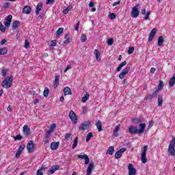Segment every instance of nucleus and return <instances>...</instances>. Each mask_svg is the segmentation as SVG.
<instances>
[{
	"label": "nucleus",
	"mask_w": 175,
	"mask_h": 175,
	"mask_svg": "<svg viewBox=\"0 0 175 175\" xmlns=\"http://www.w3.org/2000/svg\"><path fill=\"white\" fill-rule=\"evenodd\" d=\"M13 84V76L6 77L5 79L1 82V86L3 88H10Z\"/></svg>",
	"instance_id": "nucleus-1"
},
{
	"label": "nucleus",
	"mask_w": 175,
	"mask_h": 175,
	"mask_svg": "<svg viewBox=\"0 0 175 175\" xmlns=\"http://www.w3.org/2000/svg\"><path fill=\"white\" fill-rule=\"evenodd\" d=\"M175 137L172 139V140L170 142V145L168 146V152L171 157H175Z\"/></svg>",
	"instance_id": "nucleus-2"
},
{
	"label": "nucleus",
	"mask_w": 175,
	"mask_h": 175,
	"mask_svg": "<svg viewBox=\"0 0 175 175\" xmlns=\"http://www.w3.org/2000/svg\"><path fill=\"white\" fill-rule=\"evenodd\" d=\"M68 117L70 120H71V122H72L74 125H76V124L79 122V118L73 110L70 111V112L68 113Z\"/></svg>",
	"instance_id": "nucleus-3"
},
{
	"label": "nucleus",
	"mask_w": 175,
	"mask_h": 175,
	"mask_svg": "<svg viewBox=\"0 0 175 175\" xmlns=\"http://www.w3.org/2000/svg\"><path fill=\"white\" fill-rule=\"evenodd\" d=\"M147 150H148V146H144L143 148V151L141 154V160L142 163H147V154L146 152H147Z\"/></svg>",
	"instance_id": "nucleus-4"
},
{
	"label": "nucleus",
	"mask_w": 175,
	"mask_h": 175,
	"mask_svg": "<svg viewBox=\"0 0 175 175\" xmlns=\"http://www.w3.org/2000/svg\"><path fill=\"white\" fill-rule=\"evenodd\" d=\"M90 126H91V122L85 121L79 125V131H87L88 129H90Z\"/></svg>",
	"instance_id": "nucleus-5"
},
{
	"label": "nucleus",
	"mask_w": 175,
	"mask_h": 175,
	"mask_svg": "<svg viewBox=\"0 0 175 175\" xmlns=\"http://www.w3.org/2000/svg\"><path fill=\"white\" fill-rule=\"evenodd\" d=\"M139 14H140V11H139V8H137V7L136 6L133 7L131 12V16L132 18H136L139 17Z\"/></svg>",
	"instance_id": "nucleus-6"
},
{
	"label": "nucleus",
	"mask_w": 175,
	"mask_h": 175,
	"mask_svg": "<svg viewBox=\"0 0 175 175\" xmlns=\"http://www.w3.org/2000/svg\"><path fill=\"white\" fill-rule=\"evenodd\" d=\"M27 150L29 154L33 152V150H35V144H33V141L31 140L27 143Z\"/></svg>",
	"instance_id": "nucleus-7"
},
{
	"label": "nucleus",
	"mask_w": 175,
	"mask_h": 175,
	"mask_svg": "<svg viewBox=\"0 0 175 175\" xmlns=\"http://www.w3.org/2000/svg\"><path fill=\"white\" fill-rule=\"evenodd\" d=\"M129 133H130L131 135H139V129L133 125H131L129 127Z\"/></svg>",
	"instance_id": "nucleus-8"
},
{
	"label": "nucleus",
	"mask_w": 175,
	"mask_h": 175,
	"mask_svg": "<svg viewBox=\"0 0 175 175\" xmlns=\"http://www.w3.org/2000/svg\"><path fill=\"white\" fill-rule=\"evenodd\" d=\"M129 70H131V67L127 66L126 67L120 74L119 75V79H121V80H122V79H124L125 75H128V73H129Z\"/></svg>",
	"instance_id": "nucleus-9"
},
{
	"label": "nucleus",
	"mask_w": 175,
	"mask_h": 175,
	"mask_svg": "<svg viewBox=\"0 0 175 175\" xmlns=\"http://www.w3.org/2000/svg\"><path fill=\"white\" fill-rule=\"evenodd\" d=\"M129 175H136V168L132 163L128 165Z\"/></svg>",
	"instance_id": "nucleus-10"
},
{
	"label": "nucleus",
	"mask_w": 175,
	"mask_h": 175,
	"mask_svg": "<svg viewBox=\"0 0 175 175\" xmlns=\"http://www.w3.org/2000/svg\"><path fill=\"white\" fill-rule=\"evenodd\" d=\"M126 150V148H121L119 150H118L115 153L116 159H120V158H121V157H122V154H124V152H125Z\"/></svg>",
	"instance_id": "nucleus-11"
},
{
	"label": "nucleus",
	"mask_w": 175,
	"mask_h": 175,
	"mask_svg": "<svg viewBox=\"0 0 175 175\" xmlns=\"http://www.w3.org/2000/svg\"><path fill=\"white\" fill-rule=\"evenodd\" d=\"M157 31L158 29L157 28H154L153 29H152L149 34L148 42H152V40L154 39V37L155 36V34L157 33Z\"/></svg>",
	"instance_id": "nucleus-12"
},
{
	"label": "nucleus",
	"mask_w": 175,
	"mask_h": 175,
	"mask_svg": "<svg viewBox=\"0 0 175 175\" xmlns=\"http://www.w3.org/2000/svg\"><path fill=\"white\" fill-rule=\"evenodd\" d=\"M12 18H13V16L12 15H8L5 19V21L4 22V25L7 27H10V24H12Z\"/></svg>",
	"instance_id": "nucleus-13"
},
{
	"label": "nucleus",
	"mask_w": 175,
	"mask_h": 175,
	"mask_svg": "<svg viewBox=\"0 0 175 175\" xmlns=\"http://www.w3.org/2000/svg\"><path fill=\"white\" fill-rule=\"evenodd\" d=\"M23 133L25 136H29L31 135V129L27 124L23 126Z\"/></svg>",
	"instance_id": "nucleus-14"
},
{
	"label": "nucleus",
	"mask_w": 175,
	"mask_h": 175,
	"mask_svg": "<svg viewBox=\"0 0 175 175\" xmlns=\"http://www.w3.org/2000/svg\"><path fill=\"white\" fill-rule=\"evenodd\" d=\"M94 163H90L88 169H87V174L86 175H91V174L92 173V170H94Z\"/></svg>",
	"instance_id": "nucleus-15"
},
{
	"label": "nucleus",
	"mask_w": 175,
	"mask_h": 175,
	"mask_svg": "<svg viewBox=\"0 0 175 175\" xmlns=\"http://www.w3.org/2000/svg\"><path fill=\"white\" fill-rule=\"evenodd\" d=\"M57 170H59V165H53L49 170V174H53V173H55V172H57Z\"/></svg>",
	"instance_id": "nucleus-16"
},
{
	"label": "nucleus",
	"mask_w": 175,
	"mask_h": 175,
	"mask_svg": "<svg viewBox=\"0 0 175 175\" xmlns=\"http://www.w3.org/2000/svg\"><path fill=\"white\" fill-rule=\"evenodd\" d=\"M31 12H32V8H31V7L28 5L25 6L23 9V13H24L25 14H29Z\"/></svg>",
	"instance_id": "nucleus-17"
},
{
	"label": "nucleus",
	"mask_w": 175,
	"mask_h": 175,
	"mask_svg": "<svg viewBox=\"0 0 175 175\" xmlns=\"http://www.w3.org/2000/svg\"><path fill=\"white\" fill-rule=\"evenodd\" d=\"M58 147H59V142H54L51 144V149L53 150H57Z\"/></svg>",
	"instance_id": "nucleus-18"
},
{
	"label": "nucleus",
	"mask_w": 175,
	"mask_h": 175,
	"mask_svg": "<svg viewBox=\"0 0 175 175\" xmlns=\"http://www.w3.org/2000/svg\"><path fill=\"white\" fill-rule=\"evenodd\" d=\"M42 8H43V3L42 2L38 3L36 10V14L37 15L39 14Z\"/></svg>",
	"instance_id": "nucleus-19"
},
{
	"label": "nucleus",
	"mask_w": 175,
	"mask_h": 175,
	"mask_svg": "<svg viewBox=\"0 0 175 175\" xmlns=\"http://www.w3.org/2000/svg\"><path fill=\"white\" fill-rule=\"evenodd\" d=\"M59 85V75H56L55 77V81H53V87L55 88H57L58 85Z\"/></svg>",
	"instance_id": "nucleus-20"
},
{
	"label": "nucleus",
	"mask_w": 175,
	"mask_h": 175,
	"mask_svg": "<svg viewBox=\"0 0 175 175\" xmlns=\"http://www.w3.org/2000/svg\"><path fill=\"white\" fill-rule=\"evenodd\" d=\"M21 25V23L19 21H14L12 25V29L14 30L17 29Z\"/></svg>",
	"instance_id": "nucleus-21"
},
{
	"label": "nucleus",
	"mask_w": 175,
	"mask_h": 175,
	"mask_svg": "<svg viewBox=\"0 0 175 175\" xmlns=\"http://www.w3.org/2000/svg\"><path fill=\"white\" fill-rule=\"evenodd\" d=\"M145 129H146V124L145 123L139 124V129H138V133H143Z\"/></svg>",
	"instance_id": "nucleus-22"
},
{
	"label": "nucleus",
	"mask_w": 175,
	"mask_h": 175,
	"mask_svg": "<svg viewBox=\"0 0 175 175\" xmlns=\"http://www.w3.org/2000/svg\"><path fill=\"white\" fill-rule=\"evenodd\" d=\"M64 95H72V90L69 87L64 88Z\"/></svg>",
	"instance_id": "nucleus-23"
},
{
	"label": "nucleus",
	"mask_w": 175,
	"mask_h": 175,
	"mask_svg": "<svg viewBox=\"0 0 175 175\" xmlns=\"http://www.w3.org/2000/svg\"><path fill=\"white\" fill-rule=\"evenodd\" d=\"M94 54L96 55V59L99 62L100 61L101 57H100V52H99V50L95 49L94 50Z\"/></svg>",
	"instance_id": "nucleus-24"
},
{
	"label": "nucleus",
	"mask_w": 175,
	"mask_h": 175,
	"mask_svg": "<svg viewBox=\"0 0 175 175\" xmlns=\"http://www.w3.org/2000/svg\"><path fill=\"white\" fill-rule=\"evenodd\" d=\"M96 126L98 132H102V131H103V129L102 128V122L100 120H98V122L96 123Z\"/></svg>",
	"instance_id": "nucleus-25"
},
{
	"label": "nucleus",
	"mask_w": 175,
	"mask_h": 175,
	"mask_svg": "<svg viewBox=\"0 0 175 175\" xmlns=\"http://www.w3.org/2000/svg\"><path fill=\"white\" fill-rule=\"evenodd\" d=\"M79 144V137H75V139L73 141L72 148V150H75L77 147V144Z\"/></svg>",
	"instance_id": "nucleus-26"
},
{
	"label": "nucleus",
	"mask_w": 175,
	"mask_h": 175,
	"mask_svg": "<svg viewBox=\"0 0 175 175\" xmlns=\"http://www.w3.org/2000/svg\"><path fill=\"white\" fill-rule=\"evenodd\" d=\"M64 39H66V40L64 42V44H69V43H70V38L68 34H65Z\"/></svg>",
	"instance_id": "nucleus-27"
},
{
	"label": "nucleus",
	"mask_w": 175,
	"mask_h": 175,
	"mask_svg": "<svg viewBox=\"0 0 175 175\" xmlns=\"http://www.w3.org/2000/svg\"><path fill=\"white\" fill-rule=\"evenodd\" d=\"M126 65V61H124L122 62L118 67L117 68L116 70L117 72H120V70L122 69L123 66H125Z\"/></svg>",
	"instance_id": "nucleus-28"
},
{
	"label": "nucleus",
	"mask_w": 175,
	"mask_h": 175,
	"mask_svg": "<svg viewBox=\"0 0 175 175\" xmlns=\"http://www.w3.org/2000/svg\"><path fill=\"white\" fill-rule=\"evenodd\" d=\"M120 128H121V126L120 124L117 125L113 131V135L114 136H118V132L120 131Z\"/></svg>",
	"instance_id": "nucleus-29"
},
{
	"label": "nucleus",
	"mask_w": 175,
	"mask_h": 175,
	"mask_svg": "<svg viewBox=\"0 0 175 175\" xmlns=\"http://www.w3.org/2000/svg\"><path fill=\"white\" fill-rule=\"evenodd\" d=\"M88 99H90V94L86 93L85 96L82 97L81 101L83 102V103H85L87 100H88Z\"/></svg>",
	"instance_id": "nucleus-30"
},
{
	"label": "nucleus",
	"mask_w": 175,
	"mask_h": 175,
	"mask_svg": "<svg viewBox=\"0 0 175 175\" xmlns=\"http://www.w3.org/2000/svg\"><path fill=\"white\" fill-rule=\"evenodd\" d=\"M5 54H8V48L3 47L0 49V55H5Z\"/></svg>",
	"instance_id": "nucleus-31"
},
{
	"label": "nucleus",
	"mask_w": 175,
	"mask_h": 175,
	"mask_svg": "<svg viewBox=\"0 0 175 175\" xmlns=\"http://www.w3.org/2000/svg\"><path fill=\"white\" fill-rule=\"evenodd\" d=\"M73 7H72V5H68L66 9H64L63 10V14H68V13H69V12H70V10H72Z\"/></svg>",
	"instance_id": "nucleus-32"
},
{
	"label": "nucleus",
	"mask_w": 175,
	"mask_h": 175,
	"mask_svg": "<svg viewBox=\"0 0 175 175\" xmlns=\"http://www.w3.org/2000/svg\"><path fill=\"white\" fill-rule=\"evenodd\" d=\"M113 152H114V146H110L107 150V154H109V155H113Z\"/></svg>",
	"instance_id": "nucleus-33"
},
{
	"label": "nucleus",
	"mask_w": 175,
	"mask_h": 175,
	"mask_svg": "<svg viewBox=\"0 0 175 175\" xmlns=\"http://www.w3.org/2000/svg\"><path fill=\"white\" fill-rule=\"evenodd\" d=\"M164 39L163 36H159L158 39V46L160 47V46H162L163 44Z\"/></svg>",
	"instance_id": "nucleus-34"
},
{
	"label": "nucleus",
	"mask_w": 175,
	"mask_h": 175,
	"mask_svg": "<svg viewBox=\"0 0 175 175\" xmlns=\"http://www.w3.org/2000/svg\"><path fill=\"white\" fill-rule=\"evenodd\" d=\"M49 92H50V90H49V88L46 87L43 92V95H44V96H45V98H47V96H49Z\"/></svg>",
	"instance_id": "nucleus-35"
},
{
	"label": "nucleus",
	"mask_w": 175,
	"mask_h": 175,
	"mask_svg": "<svg viewBox=\"0 0 175 175\" xmlns=\"http://www.w3.org/2000/svg\"><path fill=\"white\" fill-rule=\"evenodd\" d=\"M165 85L163 84V81H159V83L158 85V89H157V91H161V90H162V88H163V86Z\"/></svg>",
	"instance_id": "nucleus-36"
},
{
	"label": "nucleus",
	"mask_w": 175,
	"mask_h": 175,
	"mask_svg": "<svg viewBox=\"0 0 175 175\" xmlns=\"http://www.w3.org/2000/svg\"><path fill=\"white\" fill-rule=\"evenodd\" d=\"M94 137V134L92 133H89L86 137V142L88 143L90 140H91V138Z\"/></svg>",
	"instance_id": "nucleus-37"
},
{
	"label": "nucleus",
	"mask_w": 175,
	"mask_h": 175,
	"mask_svg": "<svg viewBox=\"0 0 175 175\" xmlns=\"http://www.w3.org/2000/svg\"><path fill=\"white\" fill-rule=\"evenodd\" d=\"M163 104V98L159 96L158 98V105L162 106Z\"/></svg>",
	"instance_id": "nucleus-38"
},
{
	"label": "nucleus",
	"mask_w": 175,
	"mask_h": 175,
	"mask_svg": "<svg viewBox=\"0 0 175 175\" xmlns=\"http://www.w3.org/2000/svg\"><path fill=\"white\" fill-rule=\"evenodd\" d=\"M150 16H151V11H148L146 12L144 20H150Z\"/></svg>",
	"instance_id": "nucleus-39"
},
{
	"label": "nucleus",
	"mask_w": 175,
	"mask_h": 175,
	"mask_svg": "<svg viewBox=\"0 0 175 175\" xmlns=\"http://www.w3.org/2000/svg\"><path fill=\"white\" fill-rule=\"evenodd\" d=\"M24 148H25V145H21L18 149V152H21V154L24 151Z\"/></svg>",
	"instance_id": "nucleus-40"
},
{
	"label": "nucleus",
	"mask_w": 175,
	"mask_h": 175,
	"mask_svg": "<svg viewBox=\"0 0 175 175\" xmlns=\"http://www.w3.org/2000/svg\"><path fill=\"white\" fill-rule=\"evenodd\" d=\"M81 41L83 43H85V42H87V36L85 34H83L81 36Z\"/></svg>",
	"instance_id": "nucleus-41"
},
{
	"label": "nucleus",
	"mask_w": 175,
	"mask_h": 175,
	"mask_svg": "<svg viewBox=\"0 0 175 175\" xmlns=\"http://www.w3.org/2000/svg\"><path fill=\"white\" fill-rule=\"evenodd\" d=\"M70 137H72V133H67L65 134L64 139L66 140H69V139H70Z\"/></svg>",
	"instance_id": "nucleus-42"
},
{
	"label": "nucleus",
	"mask_w": 175,
	"mask_h": 175,
	"mask_svg": "<svg viewBox=\"0 0 175 175\" xmlns=\"http://www.w3.org/2000/svg\"><path fill=\"white\" fill-rule=\"evenodd\" d=\"M0 31L1 32H5L6 31V27H4L3 25H2V23L0 22Z\"/></svg>",
	"instance_id": "nucleus-43"
},
{
	"label": "nucleus",
	"mask_w": 175,
	"mask_h": 175,
	"mask_svg": "<svg viewBox=\"0 0 175 175\" xmlns=\"http://www.w3.org/2000/svg\"><path fill=\"white\" fill-rule=\"evenodd\" d=\"M64 32V28L63 27H60L59 28L57 31H56V33L57 36H59L61 35V33H62Z\"/></svg>",
	"instance_id": "nucleus-44"
},
{
	"label": "nucleus",
	"mask_w": 175,
	"mask_h": 175,
	"mask_svg": "<svg viewBox=\"0 0 175 175\" xmlns=\"http://www.w3.org/2000/svg\"><path fill=\"white\" fill-rule=\"evenodd\" d=\"M133 51H135V47H129L128 49V54H133Z\"/></svg>",
	"instance_id": "nucleus-45"
},
{
	"label": "nucleus",
	"mask_w": 175,
	"mask_h": 175,
	"mask_svg": "<svg viewBox=\"0 0 175 175\" xmlns=\"http://www.w3.org/2000/svg\"><path fill=\"white\" fill-rule=\"evenodd\" d=\"M8 70H6V69H3V70H1V73H2L3 77H6V76H7V75H8Z\"/></svg>",
	"instance_id": "nucleus-46"
},
{
	"label": "nucleus",
	"mask_w": 175,
	"mask_h": 175,
	"mask_svg": "<svg viewBox=\"0 0 175 175\" xmlns=\"http://www.w3.org/2000/svg\"><path fill=\"white\" fill-rule=\"evenodd\" d=\"M44 170V167H42L41 169L37 171V175H43V172L42 171Z\"/></svg>",
	"instance_id": "nucleus-47"
},
{
	"label": "nucleus",
	"mask_w": 175,
	"mask_h": 175,
	"mask_svg": "<svg viewBox=\"0 0 175 175\" xmlns=\"http://www.w3.org/2000/svg\"><path fill=\"white\" fill-rule=\"evenodd\" d=\"M57 128V124L55 123L52 124V125L50 126L49 130H51L52 132H54V130Z\"/></svg>",
	"instance_id": "nucleus-48"
},
{
	"label": "nucleus",
	"mask_w": 175,
	"mask_h": 175,
	"mask_svg": "<svg viewBox=\"0 0 175 175\" xmlns=\"http://www.w3.org/2000/svg\"><path fill=\"white\" fill-rule=\"evenodd\" d=\"M55 2V0H46V5H53Z\"/></svg>",
	"instance_id": "nucleus-49"
},
{
	"label": "nucleus",
	"mask_w": 175,
	"mask_h": 175,
	"mask_svg": "<svg viewBox=\"0 0 175 175\" xmlns=\"http://www.w3.org/2000/svg\"><path fill=\"white\" fill-rule=\"evenodd\" d=\"M49 46H51V47H55V46H57V41L51 40V43L49 44Z\"/></svg>",
	"instance_id": "nucleus-50"
},
{
	"label": "nucleus",
	"mask_w": 175,
	"mask_h": 175,
	"mask_svg": "<svg viewBox=\"0 0 175 175\" xmlns=\"http://www.w3.org/2000/svg\"><path fill=\"white\" fill-rule=\"evenodd\" d=\"M51 133H53V131L51 130H49L47 132H46V135L45 136L46 139H49L51 135Z\"/></svg>",
	"instance_id": "nucleus-51"
},
{
	"label": "nucleus",
	"mask_w": 175,
	"mask_h": 175,
	"mask_svg": "<svg viewBox=\"0 0 175 175\" xmlns=\"http://www.w3.org/2000/svg\"><path fill=\"white\" fill-rule=\"evenodd\" d=\"M113 43H114V40H113V38H109L107 41L108 45L112 46Z\"/></svg>",
	"instance_id": "nucleus-52"
},
{
	"label": "nucleus",
	"mask_w": 175,
	"mask_h": 175,
	"mask_svg": "<svg viewBox=\"0 0 175 175\" xmlns=\"http://www.w3.org/2000/svg\"><path fill=\"white\" fill-rule=\"evenodd\" d=\"M87 157V154H79L77 156V158H79V159H85Z\"/></svg>",
	"instance_id": "nucleus-53"
},
{
	"label": "nucleus",
	"mask_w": 175,
	"mask_h": 175,
	"mask_svg": "<svg viewBox=\"0 0 175 175\" xmlns=\"http://www.w3.org/2000/svg\"><path fill=\"white\" fill-rule=\"evenodd\" d=\"M109 18H111V20H114L116 18V14L111 13L109 15Z\"/></svg>",
	"instance_id": "nucleus-54"
},
{
	"label": "nucleus",
	"mask_w": 175,
	"mask_h": 175,
	"mask_svg": "<svg viewBox=\"0 0 175 175\" xmlns=\"http://www.w3.org/2000/svg\"><path fill=\"white\" fill-rule=\"evenodd\" d=\"M10 3H4L3 5V8L4 9H8V8H10Z\"/></svg>",
	"instance_id": "nucleus-55"
},
{
	"label": "nucleus",
	"mask_w": 175,
	"mask_h": 175,
	"mask_svg": "<svg viewBox=\"0 0 175 175\" xmlns=\"http://www.w3.org/2000/svg\"><path fill=\"white\" fill-rule=\"evenodd\" d=\"M158 92H159L158 90H156L153 93L150 94V95H152V97L155 98L157 95H158Z\"/></svg>",
	"instance_id": "nucleus-56"
},
{
	"label": "nucleus",
	"mask_w": 175,
	"mask_h": 175,
	"mask_svg": "<svg viewBox=\"0 0 175 175\" xmlns=\"http://www.w3.org/2000/svg\"><path fill=\"white\" fill-rule=\"evenodd\" d=\"M29 47V42H28L27 40H25V48L28 49Z\"/></svg>",
	"instance_id": "nucleus-57"
},
{
	"label": "nucleus",
	"mask_w": 175,
	"mask_h": 175,
	"mask_svg": "<svg viewBox=\"0 0 175 175\" xmlns=\"http://www.w3.org/2000/svg\"><path fill=\"white\" fill-rule=\"evenodd\" d=\"M90 163V157L88 156H86L85 159V165H88Z\"/></svg>",
	"instance_id": "nucleus-58"
},
{
	"label": "nucleus",
	"mask_w": 175,
	"mask_h": 175,
	"mask_svg": "<svg viewBox=\"0 0 175 175\" xmlns=\"http://www.w3.org/2000/svg\"><path fill=\"white\" fill-rule=\"evenodd\" d=\"M152 98L153 97L151 94H148V96H146L145 97V99H146V100H150L152 99Z\"/></svg>",
	"instance_id": "nucleus-59"
},
{
	"label": "nucleus",
	"mask_w": 175,
	"mask_h": 175,
	"mask_svg": "<svg viewBox=\"0 0 175 175\" xmlns=\"http://www.w3.org/2000/svg\"><path fill=\"white\" fill-rule=\"evenodd\" d=\"M23 139V136L21 135H16L15 137V140H21Z\"/></svg>",
	"instance_id": "nucleus-60"
},
{
	"label": "nucleus",
	"mask_w": 175,
	"mask_h": 175,
	"mask_svg": "<svg viewBox=\"0 0 175 175\" xmlns=\"http://www.w3.org/2000/svg\"><path fill=\"white\" fill-rule=\"evenodd\" d=\"M70 69H72V66H67V67L64 70V72L66 73V72L68 70H70Z\"/></svg>",
	"instance_id": "nucleus-61"
},
{
	"label": "nucleus",
	"mask_w": 175,
	"mask_h": 175,
	"mask_svg": "<svg viewBox=\"0 0 175 175\" xmlns=\"http://www.w3.org/2000/svg\"><path fill=\"white\" fill-rule=\"evenodd\" d=\"M21 155V153L18 151L16 152L15 157L16 158H18Z\"/></svg>",
	"instance_id": "nucleus-62"
},
{
	"label": "nucleus",
	"mask_w": 175,
	"mask_h": 175,
	"mask_svg": "<svg viewBox=\"0 0 175 175\" xmlns=\"http://www.w3.org/2000/svg\"><path fill=\"white\" fill-rule=\"evenodd\" d=\"M7 42L6 39H3L1 41V45H3L5 44V42Z\"/></svg>",
	"instance_id": "nucleus-63"
},
{
	"label": "nucleus",
	"mask_w": 175,
	"mask_h": 175,
	"mask_svg": "<svg viewBox=\"0 0 175 175\" xmlns=\"http://www.w3.org/2000/svg\"><path fill=\"white\" fill-rule=\"evenodd\" d=\"M142 16H144L146 14V8L142 10Z\"/></svg>",
	"instance_id": "nucleus-64"
}]
</instances>
